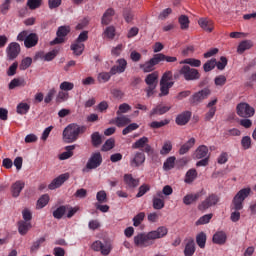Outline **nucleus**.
<instances>
[{
	"mask_svg": "<svg viewBox=\"0 0 256 256\" xmlns=\"http://www.w3.org/2000/svg\"><path fill=\"white\" fill-rule=\"evenodd\" d=\"M173 150V144L171 141H166L164 142L161 150H160V155H169L171 151Z\"/></svg>",
	"mask_w": 256,
	"mask_h": 256,
	"instance_id": "41",
	"label": "nucleus"
},
{
	"mask_svg": "<svg viewBox=\"0 0 256 256\" xmlns=\"http://www.w3.org/2000/svg\"><path fill=\"white\" fill-rule=\"evenodd\" d=\"M29 109H31V106L25 102H21L16 107V112L18 115H27L29 113Z\"/></svg>",
	"mask_w": 256,
	"mask_h": 256,
	"instance_id": "36",
	"label": "nucleus"
},
{
	"mask_svg": "<svg viewBox=\"0 0 256 256\" xmlns=\"http://www.w3.org/2000/svg\"><path fill=\"white\" fill-rule=\"evenodd\" d=\"M143 219H145V212L138 213L133 218V225H134V227H139V225H141V223H143Z\"/></svg>",
	"mask_w": 256,
	"mask_h": 256,
	"instance_id": "56",
	"label": "nucleus"
},
{
	"mask_svg": "<svg viewBox=\"0 0 256 256\" xmlns=\"http://www.w3.org/2000/svg\"><path fill=\"white\" fill-rule=\"evenodd\" d=\"M198 25L203 29V31H206V33H213V30L215 29L213 20L209 18H200L198 20Z\"/></svg>",
	"mask_w": 256,
	"mask_h": 256,
	"instance_id": "18",
	"label": "nucleus"
},
{
	"mask_svg": "<svg viewBox=\"0 0 256 256\" xmlns=\"http://www.w3.org/2000/svg\"><path fill=\"white\" fill-rule=\"evenodd\" d=\"M140 69H142L144 73H151V71H155V67L150 62V60L145 62L144 64H140Z\"/></svg>",
	"mask_w": 256,
	"mask_h": 256,
	"instance_id": "55",
	"label": "nucleus"
},
{
	"mask_svg": "<svg viewBox=\"0 0 256 256\" xmlns=\"http://www.w3.org/2000/svg\"><path fill=\"white\" fill-rule=\"evenodd\" d=\"M115 147V139L110 138L102 146V151H111Z\"/></svg>",
	"mask_w": 256,
	"mask_h": 256,
	"instance_id": "58",
	"label": "nucleus"
},
{
	"mask_svg": "<svg viewBox=\"0 0 256 256\" xmlns=\"http://www.w3.org/2000/svg\"><path fill=\"white\" fill-rule=\"evenodd\" d=\"M96 199L99 203H107V192H105V190H101L99 192H97L96 194Z\"/></svg>",
	"mask_w": 256,
	"mask_h": 256,
	"instance_id": "62",
	"label": "nucleus"
},
{
	"mask_svg": "<svg viewBox=\"0 0 256 256\" xmlns=\"http://www.w3.org/2000/svg\"><path fill=\"white\" fill-rule=\"evenodd\" d=\"M180 75H182L185 81H197V79L201 78V74H199V70L195 68H191L187 65L183 66L180 71Z\"/></svg>",
	"mask_w": 256,
	"mask_h": 256,
	"instance_id": "5",
	"label": "nucleus"
},
{
	"mask_svg": "<svg viewBox=\"0 0 256 256\" xmlns=\"http://www.w3.org/2000/svg\"><path fill=\"white\" fill-rule=\"evenodd\" d=\"M153 208L156 210H161L165 207V201L157 196H154L152 199Z\"/></svg>",
	"mask_w": 256,
	"mask_h": 256,
	"instance_id": "44",
	"label": "nucleus"
},
{
	"mask_svg": "<svg viewBox=\"0 0 256 256\" xmlns=\"http://www.w3.org/2000/svg\"><path fill=\"white\" fill-rule=\"evenodd\" d=\"M170 109L171 106L158 105L150 112V117H153V115H165Z\"/></svg>",
	"mask_w": 256,
	"mask_h": 256,
	"instance_id": "31",
	"label": "nucleus"
},
{
	"mask_svg": "<svg viewBox=\"0 0 256 256\" xmlns=\"http://www.w3.org/2000/svg\"><path fill=\"white\" fill-rule=\"evenodd\" d=\"M42 3H43V0H28L27 1V7L31 11H35V9H39V7H41Z\"/></svg>",
	"mask_w": 256,
	"mask_h": 256,
	"instance_id": "47",
	"label": "nucleus"
},
{
	"mask_svg": "<svg viewBox=\"0 0 256 256\" xmlns=\"http://www.w3.org/2000/svg\"><path fill=\"white\" fill-rule=\"evenodd\" d=\"M74 150H75V145L66 146V151L60 154L59 156L60 161H65V159H70V157H73Z\"/></svg>",
	"mask_w": 256,
	"mask_h": 256,
	"instance_id": "37",
	"label": "nucleus"
},
{
	"mask_svg": "<svg viewBox=\"0 0 256 256\" xmlns=\"http://www.w3.org/2000/svg\"><path fill=\"white\" fill-rule=\"evenodd\" d=\"M159 79V73L153 72L148 74L145 78V83L148 85V89H146L147 97H151L153 93H155V89H157V80Z\"/></svg>",
	"mask_w": 256,
	"mask_h": 256,
	"instance_id": "6",
	"label": "nucleus"
},
{
	"mask_svg": "<svg viewBox=\"0 0 256 256\" xmlns=\"http://www.w3.org/2000/svg\"><path fill=\"white\" fill-rule=\"evenodd\" d=\"M195 254V240L193 238L188 239V242L184 249L185 256H193Z\"/></svg>",
	"mask_w": 256,
	"mask_h": 256,
	"instance_id": "29",
	"label": "nucleus"
},
{
	"mask_svg": "<svg viewBox=\"0 0 256 256\" xmlns=\"http://www.w3.org/2000/svg\"><path fill=\"white\" fill-rule=\"evenodd\" d=\"M173 167H175V156L167 158L163 164L164 171H171Z\"/></svg>",
	"mask_w": 256,
	"mask_h": 256,
	"instance_id": "42",
	"label": "nucleus"
},
{
	"mask_svg": "<svg viewBox=\"0 0 256 256\" xmlns=\"http://www.w3.org/2000/svg\"><path fill=\"white\" fill-rule=\"evenodd\" d=\"M211 95V90L209 88H204L196 93H194L190 99L189 102L191 105H199V103H203L207 97Z\"/></svg>",
	"mask_w": 256,
	"mask_h": 256,
	"instance_id": "9",
	"label": "nucleus"
},
{
	"mask_svg": "<svg viewBox=\"0 0 256 256\" xmlns=\"http://www.w3.org/2000/svg\"><path fill=\"white\" fill-rule=\"evenodd\" d=\"M113 15H115V10L111 8L106 10L102 16V20H101L102 25H109V23H111L112 21Z\"/></svg>",
	"mask_w": 256,
	"mask_h": 256,
	"instance_id": "33",
	"label": "nucleus"
},
{
	"mask_svg": "<svg viewBox=\"0 0 256 256\" xmlns=\"http://www.w3.org/2000/svg\"><path fill=\"white\" fill-rule=\"evenodd\" d=\"M241 145L245 150L251 149V137L244 136L241 140Z\"/></svg>",
	"mask_w": 256,
	"mask_h": 256,
	"instance_id": "64",
	"label": "nucleus"
},
{
	"mask_svg": "<svg viewBox=\"0 0 256 256\" xmlns=\"http://www.w3.org/2000/svg\"><path fill=\"white\" fill-rule=\"evenodd\" d=\"M67 211V207L65 206H60L58 207L56 210H54L53 212V217L55 219H61L64 215H65V212Z\"/></svg>",
	"mask_w": 256,
	"mask_h": 256,
	"instance_id": "52",
	"label": "nucleus"
},
{
	"mask_svg": "<svg viewBox=\"0 0 256 256\" xmlns=\"http://www.w3.org/2000/svg\"><path fill=\"white\" fill-rule=\"evenodd\" d=\"M196 243L200 249H205V243H207V235L204 232H200L196 236Z\"/></svg>",
	"mask_w": 256,
	"mask_h": 256,
	"instance_id": "39",
	"label": "nucleus"
},
{
	"mask_svg": "<svg viewBox=\"0 0 256 256\" xmlns=\"http://www.w3.org/2000/svg\"><path fill=\"white\" fill-rule=\"evenodd\" d=\"M148 156L153 155L155 150L149 145V138L143 136L132 144V149H143Z\"/></svg>",
	"mask_w": 256,
	"mask_h": 256,
	"instance_id": "8",
	"label": "nucleus"
},
{
	"mask_svg": "<svg viewBox=\"0 0 256 256\" xmlns=\"http://www.w3.org/2000/svg\"><path fill=\"white\" fill-rule=\"evenodd\" d=\"M217 65V60L215 59H211L209 61H207L204 65H203V69L206 73H209V71H213V69H215Z\"/></svg>",
	"mask_w": 256,
	"mask_h": 256,
	"instance_id": "51",
	"label": "nucleus"
},
{
	"mask_svg": "<svg viewBox=\"0 0 256 256\" xmlns=\"http://www.w3.org/2000/svg\"><path fill=\"white\" fill-rule=\"evenodd\" d=\"M180 65H190V67H201V60L195 58H187L180 61Z\"/></svg>",
	"mask_w": 256,
	"mask_h": 256,
	"instance_id": "38",
	"label": "nucleus"
},
{
	"mask_svg": "<svg viewBox=\"0 0 256 256\" xmlns=\"http://www.w3.org/2000/svg\"><path fill=\"white\" fill-rule=\"evenodd\" d=\"M129 111H131V106L127 103H123L119 105L116 115H122V113H129Z\"/></svg>",
	"mask_w": 256,
	"mask_h": 256,
	"instance_id": "63",
	"label": "nucleus"
},
{
	"mask_svg": "<svg viewBox=\"0 0 256 256\" xmlns=\"http://www.w3.org/2000/svg\"><path fill=\"white\" fill-rule=\"evenodd\" d=\"M49 203V194L42 195L36 204V209H43V207H47Z\"/></svg>",
	"mask_w": 256,
	"mask_h": 256,
	"instance_id": "40",
	"label": "nucleus"
},
{
	"mask_svg": "<svg viewBox=\"0 0 256 256\" xmlns=\"http://www.w3.org/2000/svg\"><path fill=\"white\" fill-rule=\"evenodd\" d=\"M219 203V196L217 194H210L204 201L198 205L199 211H207L210 207H215Z\"/></svg>",
	"mask_w": 256,
	"mask_h": 256,
	"instance_id": "10",
	"label": "nucleus"
},
{
	"mask_svg": "<svg viewBox=\"0 0 256 256\" xmlns=\"http://www.w3.org/2000/svg\"><path fill=\"white\" fill-rule=\"evenodd\" d=\"M114 123L117 127H125L131 123V118L125 115L118 116L115 118Z\"/></svg>",
	"mask_w": 256,
	"mask_h": 256,
	"instance_id": "32",
	"label": "nucleus"
},
{
	"mask_svg": "<svg viewBox=\"0 0 256 256\" xmlns=\"http://www.w3.org/2000/svg\"><path fill=\"white\" fill-rule=\"evenodd\" d=\"M43 243H45V237H41L38 240H36L35 242H33L32 246L30 247L31 253H35V252L39 251V247H41V245H43Z\"/></svg>",
	"mask_w": 256,
	"mask_h": 256,
	"instance_id": "48",
	"label": "nucleus"
},
{
	"mask_svg": "<svg viewBox=\"0 0 256 256\" xmlns=\"http://www.w3.org/2000/svg\"><path fill=\"white\" fill-rule=\"evenodd\" d=\"M136 129H139V125L137 123H131L123 129L122 135H129V133L136 131Z\"/></svg>",
	"mask_w": 256,
	"mask_h": 256,
	"instance_id": "61",
	"label": "nucleus"
},
{
	"mask_svg": "<svg viewBox=\"0 0 256 256\" xmlns=\"http://www.w3.org/2000/svg\"><path fill=\"white\" fill-rule=\"evenodd\" d=\"M211 219H213V214H206L202 217H200L197 221H196V225H207V223H209V221H211Z\"/></svg>",
	"mask_w": 256,
	"mask_h": 256,
	"instance_id": "53",
	"label": "nucleus"
},
{
	"mask_svg": "<svg viewBox=\"0 0 256 256\" xmlns=\"http://www.w3.org/2000/svg\"><path fill=\"white\" fill-rule=\"evenodd\" d=\"M178 22L180 23V28L182 30L189 29V17H187V15H181Z\"/></svg>",
	"mask_w": 256,
	"mask_h": 256,
	"instance_id": "49",
	"label": "nucleus"
},
{
	"mask_svg": "<svg viewBox=\"0 0 256 256\" xmlns=\"http://www.w3.org/2000/svg\"><path fill=\"white\" fill-rule=\"evenodd\" d=\"M104 37H106V39H115V26H108L106 27V29L103 32Z\"/></svg>",
	"mask_w": 256,
	"mask_h": 256,
	"instance_id": "45",
	"label": "nucleus"
},
{
	"mask_svg": "<svg viewBox=\"0 0 256 256\" xmlns=\"http://www.w3.org/2000/svg\"><path fill=\"white\" fill-rule=\"evenodd\" d=\"M32 227L33 225L31 224V222L20 220L18 222V233H20V235H27Z\"/></svg>",
	"mask_w": 256,
	"mask_h": 256,
	"instance_id": "26",
	"label": "nucleus"
},
{
	"mask_svg": "<svg viewBox=\"0 0 256 256\" xmlns=\"http://www.w3.org/2000/svg\"><path fill=\"white\" fill-rule=\"evenodd\" d=\"M251 195V188H244L237 192L232 200V212L230 220L232 223H237L241 219V209H243V201Z\"/></svg>",
	"mask_w": 256,
	"mask_h": 256,
	"instance_id": "2",
	"label": "nucleus"
},
{
	"mask_svg": "<svg viewBox=\"0 0 256 256\" xmlns=\"http://www.w3.org/2000/svg\"><path fill=\"white\" fill-rule=\"evenodd\" d=\"M27 85V81L23 78H14L8 84V89L13 91V89H17V87H25Z\"/></svg>",
	"mask_w": 256,
	"mask_h": 256,
	"instance_id": "25",
	"label": "nucleus"
},
{
	"mask_svg": "<svg viewBox=\"0 0 256 256\" xmlns=\"http://www.w3.org/2000/svg\"><path fill=\"white\" fill-rule=\"evenodd\" d=\"M149 61L151 62L152 66L155 67V65H159L161 61H165V54L163 53L155 54Z\"/></svg>",
	"mask_w": 256,
	"mask_h": 256,
	"instance_id": "46",
	"label": "nucleus"
},
{
	"mask_svg": "<svg viewBox=\"0 0 256 256\" xmlns=\"http://www.w3.org/2000/svg\"><path fill=\"white\" fill-rule=\"evenodd\" d=\"M236 111L237 115L244 119H249V117H253V115H255V108L245 102L239 103L236 107Z\"/></svg>",
	"mask_w": 256,
	"mask_h": 256,
	"instance_id": "7",
	"label": "nucleus"
},
{
	"mask_svg": "<svg viewBox=\"0 0 256 256\" xmlns=\"http://www.w3.org/2000/svg\"><path fill=\"white\" fill-rule=\"evenodd\" d=\"M123 49H125V45L118 44L116 47L111 49V55H113V57H119V55L123 53Z\"/></svg>",
	"mask_w": 256,
	"mask_h": 256,
	"instance_id": "59",
	"label": "nucleus"
},
{
	"mask_svg": "<svg viewBox=\"0 0 256 256\" xmlns=\"http://www.w3.org/2000/svg\"><path fill=\"white\" fill-rule=\"evenodd\" d=\"M212 241L216 245H225L227 243V234L224 231H218L213 235Z\"/></svg>",
	"mask_w": 256,
	"mask_h": 256,
	"instance_id": "23",
	"label": "nucleus"
},
{
	"mask_svg": "<svg viewBox=\"0 0 256 256\" xmlns=\"http://www.w3.org/2000/svg\"><path fill=\"white\" fill-rule=\"evenodd\" d=\"M172 79H173V72L167 71L163 74L160 80L161 96L169 95V89H171V87H173L174 85Z\"/></svg>",
	"mask_w": 256,
	"mask_h": 256,
	"instance_id": "4",
	"label": "nucleus"
},
{
	"mask_svg": "<svg viewBox=\"0 0 256 256\" xmlns=\"http://www.w3.org/2000/svg\"><path fill=\"white\" fill-rule=\"evenodd\" d=\"M167 233H169V229L165 226H160L156 230L136 235L134 237V244L136 247L141 248L151 247V245H153V241L167 237Z\"/></svg>",
	"mask_w": 256,
	"mask_h": 256,
	"instance_id": "1",
	"label": "nucleus"
},
{
	"mask_svg": "<svg viewBox=\"0 0 256 256\" xmlns=\"http://www.w3.org/2000/svg\"><path fill=\"white\" fill-rule=\"evenodd\" d=\"M71 28L69 26H60L57 30V37L50 42V45H59L65 41V37L69 35Z\"/></svg>",
	"mask_w": 256,
	"mask_h": 256,
	"instance_id": "13",
	"label": "nucleus"
},
{
	"mask_svg": "<svg viewBox=\"0 0 256 256\" xmlns=\"http://www.w3.org/2000/svg\"><path fill=\"white\" fill-rule=\"evenodd\" d=\"M201 197L200 193H195V194H187L183 198V203L184 205H192V203H195Z\"/></svg>",
	"mask_w": 256,
	"mask_h": 256,
	"instance_id": "34",
	"label": "nucleus"
},
{
	"mask_svg": "<svg viewBox=\"0 0 256 256\" xmlns=\"http://www.w3.org/2000/svg\"><path fill=\"white\" fill-rule=\"evenodd\" d=\"M191 119V111H185L176 117L177 125H187Z\"/></svg>",
	"mask_w": 256,
	"mask_h": 256,
	"instance_id": "24",
	"label": "nucleus"
},
{
	"mask_svg": "<svg viewBox=\"0 0 256 256\" xmlns=\"http://www.w3.org/2000/svg\"><path fill=\"white\" fill-rule=\"evenodd\" d=\"M111 72H101L98 74V81L99 83H107V81H109V79H111Z\"/></svg>",
	"mask_w": 256,
	"mask_h": 256,
	"instance_id": "54",
	"label": "nucleus"
},
{
	"mask_svg": "<svg viewBox=\"0 0 256 256\" xmlns=\"http://www.w3.org/2000/svg\"><path fill=\"white\" fill-rule=\"evenodd\" d=\"M145 152L143 151H136L134 154L130 157V166L131 167H141L143 163H145Z\"/></svg>",
	"mask_w": 256,
	"mask_h": 256,
	"instance_id": "16",
	"label": "nucleus"
},
{
	"mask_svg": "<svg viewBox=\"0 0 256 256\" xmlns=\"http://www.w3.org/2000/svg\"><path fill=\"white\" fill-rule=\"evenodd\" d=\"M39 43V36L35 33H30L24 40V45L27 49H31V47H35Z\"/></svg>",
	"mask_w": 256,
	"mask_h": 256,
	"instance_id": "21",
	"label": "nucleus"
},
{
	"mask_svg": "<svg viewBox=\"0 0 256 256\" xmlns=\"http://www.w3.org/2000/svg\"><path fill=\"white\" fill-rule=\"evenodd\" d=\"M124 183L128 189H135V187H139V179L133 177V174H125Z\"/></svg>",
	"mask_w": 256,
	"mask_h": 256,
	"instance_id": "20",
	"label": "nucleus"
},
{
	"mask_svg": "<svg viewBox=\"0 0 256 256\" xmlns=\"http://www.w3.org/2000/svg\"><path fill=\"white\" fill-rule=\"evenodd\" d=\"M101 163H103V156H101V152H95L89 158L86 168H84L83 171L85 172L87 169H97V167L101 166Z\"/></svg>",
	"mask_w": 256,
	"mask_h": 256,
	"instance_id": "11",
	"label": "nucleus"
},
{
	"mask_svg": "<svg viewBox=\"0 0 256 256\" xmlns=\"http://www.w3.org/2000/svg\"><path fill=\"white\" fill-rule=\"evenodd\" d=\"M197 179V170L195 169H190L186 172L185 178H184V183H187L188 185L193 183Z\"/></svg>",
	"mask_w": 256,
	"mask_h": 256,
	"instance_id": "35",
	"label": "nucleus"
},
{
	"mask_svg": "<svg viewBox=\"0 0 256 256\" xmlns=\"http://www.w3.org/2000/svg\"><path fill=\"white\" fill-rule=\"evenodd\" d=\"M71 51L79 57L80 55H83V51H85V44L81 42H77V40L71 44L70 46Z\"/></svg>",
	"mask_w": 256,
	"mask_h": 256,
	"instance_id": "28",
	"label": "nucleus"
},
{
	"mask_svg": "<svg viewBox=\"0 0 256 256\" xmlns=\"http://www.w3.org/2000/svg\"><path fill=\"white\" fill-rule=\"evenodd\" d=\"M251 47H253V41L244 40L239 43L238 48H237V53L242 55V53H245V51L251 49Z\"/></svg>",
	"mask_w": 256,
	"mask_h": 256,
	"instance_id": "30",
	"label": "nucleus"
},
{
	"mask_svg": "<svg viewBox=\"0 0 256 256\" xmlns=\"http://www.w3.org/2000/svg\"><path fill=\"white\" fill-rule=\"evenodd\" d=\"M25 189V182L23 180H18L11 186L12 197L17 198L21 195V192Z\"/></svg>",
	"mask_w": 256,
	"mask_h": 256,
	"instance_id": "19",
	"label": "nucleus"
},
{
	"mask_svg": "<svg viewBox=\"0 0 256 256\" xmlns=\"http://www.w3.org/2000/svg\"><path fill=\"white\" fill-rule=\"evenodd\" d=\"M33 59L31 57H26L22 59L19 69L20 71H26V69H29L30 65H32Z\"/></svg>",
	"mask_w": 256,
	"mask_h": 256,
	"instance_id": "43",
	"label": "nucleus"
},
{
	"mask_svg": "<svg viewBox=\"0 0 256 256\" xmlns=\"http://www.w3.org/2000/svg\"><path fill=\"white\" fill-rule=\"evenodd\" d=\"M127 70V60L125 58H120L116 60V64L111 67L110 73L111 75H121V73H125Z\"/></svg>",
	"mask_w": 256,
	"mask_h": 256,
	"instance_id": "15",
	"label": "nucleus"
},
{
	"mask_svg": "<svg viewBox=\"0 0 256 256\" xmlns=\"http://www.w3.org/2000/svg\"><path fill=\"white\" fill-rule=\"evenodd\" d=\"M68 179L69 173L61 174L60 176L52 180V182L48 185V189H50V191H54V189H59V187H61V185H63V183H65V181H67Z\"/></svg>",
	"mask_w": 256,
	"mask_h": 256,
	"instance_id": "17",
	"label": "nucleus"
},
{
	"mask_svg": "<svg viewBox=\"0 0 256 256\" xmlns=\"http://www.w3.org/2000/svg\"><path fill=\"white\" fill-rule=\"evenodd\" d=\"M91 247H92L93 251L100 252L101 255H104V256L109 255V253H111V249H113L111 247V244H109V243L104 244L103 242H101L99 240L93 242Z\"/></svg>",
	"mask_w": 256,
	"mask_h": 256,
	"instance_id": "14",
	"label": "nucleus"
},
{
	"mask_svg": "<svg viewBox=\"0 0 256 256\" xmlns=\"http://www.w3.org/2000/svg\"><path fill=\"white\" fill-rule=\"evenodd\" d=\"M209 155V148L206 145H200L194 153L195 159H205Z\"/></svg>",
	"mask_w": 256,
	"mask_h": 256,
	"instance_id": "22",
	"label": "nucleus"
},
{
	"mask_svg": "<svg viewBox=\"0 0 256 256\" xmlns=\"http://www.w3.org/2000/svg\"><path fill=\"white\" fill-rule=\"evenodd\" d=\"M91 141H92V145L94 147H99V145H101V134H99V132H94L91 135Z\"/></svg>",
	"mask_w": 256,
	"mask_h": 256,
	"instance_id": "57",
	"label": "nucleus"
},
{
	"mask_svg": "<svg viewBox=\"0 0 256 256\" xmlns=\"http://www.w3.org/2000/svg\"><path fill=\"white\" fill-rule=\"evenodd\" d=\"M19 53H21V45L17 42H11L6 48V55L9 61L17 59Z\"/></svg>",
	"mask_w": 256,
	"mask_h": 256,
	"instance_id": "12",
	"label": "nucleus"
},
{
	"mask_svg": "<svg viewBox=\"0 0 256 256\" xmlns=\"http://www.w3.org/2000/svg\"><path fill=\"white\" fill-rule=\"evenodd\" d=\"M59 53L58 49H54L46 54L43 52H40L36 55L39 59H43V61H53L55 57H57V54Z\"/></svg>",
	"mask_w": 256,
	"mask_h": 256,
	"instance_id": "27",
	"label": "nucleus"
},
{
	"mask_svg": "<svg viewBox=\"0 0 256 256\" xmlns=\"http://www.w3.org/2000/svg\"><path fill=\"white\" fill-rule=\"evenodd\" d=\"M67 99H69V93H67L63 90L58 92L57 97H56V101L58 103H63L65 101H67Z\"/></svg>",
	"mask_w": 256,
	"mask_h": 256,
	"instance_id": "60",
	"label": "nucleus"
},
{
	"mask_svg": "<svg viewBox=\"0 0 256 256\" xmlns=\"http://www.w3.org/2000/svg\"><path fill=\"white\" fill-rule=\"evenodd\" d=\"M60 91H64L67 93V91H73L75 89V84L69 81H64L60 84Z\"/></svg>",
	"mask_w": 256,
	"mask_h": 256,
	"instance_id": "50",
	"label": "nucleus"
},
{
	"mask_svg": "<svg viewBox=\"0 0 256 256\" xmlns=\"http://www.w3.org/2000/svg\"><path fill=\"white\" fill-rule=\"evenodd\" d=\"M85 126H79L77 124L68 125L63 131V139L66 143H75L76 139H79L80 133H85Z\"/></svg>",
	"mask_w": 256,
	"mask_h": 256,
	"instance_id": "3",
	"label": "nucleus"
}]
</instances>
